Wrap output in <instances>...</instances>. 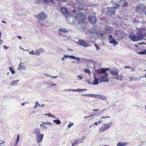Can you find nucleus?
<instances>
[{
  "label": "nucleus",
  "mask_w": 146,
  "mask_h": 146,
  "mask_svg": "<svg viewBox=\"0 0 146 146\" xmlns=\"http://www.w3.org/2000/svg\"><path fill=\"white\" fill-rule=\"evenodd\" d=\"M92 115H89L88 116H85L84 117V119H85L86 118H88L90 116H92Z\"/></svg>",
  "instance_id": "56"
},
{
  "label": "nucleus",
  "mask_w": 146,
  "mask_h": 146,
  "mask_svg": "<svg viewBox=\"0 0 146 146\" xmlns=\"http://www.w3.org/2000/svg\"><path fill=\"white\" fill-rule=\"evenodd\" d=\"M72 92H82L84 91H86L87 90V89H80L78 88L77 90L73 89V90H71Z\"/></svg>",
  "instance_id": "22"
},
{
  "label": "nucleus",
  "mask_w": 146,
  "mask_h": 146,
  "mask_svg": "<svg viewBox=\"0 0 146 146\" xmlns=\"http://www.w3.org/2000/svg\"><path fill=\"white\" fill-rule=\"evenodd\" d=\"M109 43L110 44H113L114 46H115L118 44V43L114 39L110 40Z\"/></svg>",
  "instance_id": "20"
},
{
  "label": "nucleus",
  "mask_w": 146,
  "mask_h": 146,
  "mask_svg": "<svg viewBox=\"0 0 146 146\" xmlns=\"http://www.w3.org/2000/svg\"><path fill=\"white\" fill-rule=\"evenodd\" d=\"M94 78V81L92 84L93 85H98L99 83V78L98 77H96V75L94 74L93 76Z\"/></svg>",
  "instance_id": "12"
},
{
  "label": "nucleus",
  "mask_w": 146,
  "mask_h": 146,
  "mask_svg": "<svg viewBox=\"0 0 146 146\" xmlns=\"http://www.w3.org/2000/svg\"><path fill=\"white\" fill-rule=\"evenodd\" d=\"M94 45L95 46L97 50H99V49H100L99 47L97 44H94Z\"/></svg>",
  "instance_id": "40"
},
{
  "label": "nucleus",
  "mask_w": 146,
  "mask_h": 146,
  "mask_svg": "<svg viewBox=\"0 0 146 146\" xmlns=\"http://www.w3.org/2000/svg\"><path fill=\"white\" fill-rule=\"evenodd\" d=\"M26 67L24 66V65H23L22 64H20L19 65V67L18 68V70H21L22 69H25Z\"/></svg>",
  "instance_id": "23"
},
{
  "label": "nucleus",
  "mask_w": 146,
  "mask_h": 146,
  "mask_svg": "<svg viewBox=\"0 0 146 146\" xmlns=\"http://www.w3.org/2000/svg\"><path fill=\"white\" fill-rule=\"evenodd\" d=\"M29 53L30 54L34 55V51L33 50H32L31 51L29 52Z\"/></svg>",
  "instance_id": "42"
},
{
  "label": "nucleus",
  "mask_w": 146,
  "mask_h": 146,
  "mask_svg": "<svg viewBox=\"0 0 146 146\" xmlns=\"http://www.w3.org/2000/svg\"><path fill=\"white\" fill-rule=\"evenodd\" d=\"M121 33L122 34V35L123 36H125V33L123 31Z\"/></svg>",
  "instance_id": "59"
},
{
  "label": "nucleus",
  "mask_w": 146,
  "mask_h": 146,
  "mask_svg": "<svg viewBox=\"0 0 146 146\" xmlns=\"http://www.w3.org/2000/svg\"><path fill=\"white\" fill-rule=\"evenodd\" d=\"M36 2L39 4H43L46 2V0H36Z\"/></svg>",
  "instance_id": "24"
},
{
  "label": "nucleus",
  "mask_w": 146,
  "mask_h": 146,
  "mask_svg": "<svg viewBox=\"0 0 146 146\" xmlns=\"http://www.w3.org/2000/svg\"><path fill=\"white\" fill-rule=\"evenodd\" d=\"M89 22L92 23H94L96 22V19L95 17L93 16H90L88 17Z\"/></svg>",
  "instance_id": "10"
},
{
  "label": "nucleus",
  "mask_w": 146,
  "mask_h": 146,
  "mask_svg": "<svg viewBox=\"0 0 146 146\" xmlns=\"http://www.w3.org/2000/svg\"><path fill=\"white\" fill-rule=\"evenodd\" d=\"M53 121L55 122L57 124L59 125L61 123V121L59 119L54 120Z\"/></svg>",
  "instance_id": "30"
},
{
  "label": "nucleus",
  "mask_w": 146,
  "mask_h": 146,
  "mask_svg": "<svg viewBox=\"0 0 146 146\" xmlns=\"http://www.w3.org/2000/svg\"><path fill=\"white\" fill-rule=\"evenodd\" d=\"M36 140L38 143L40 142L42 140L43 135V134H40V135H36Z\"/></svg>",
  "instance_id": "14"
},
{
  "label": "nucleus",
  "mask_w": 146,
  "mask_h": 146,
  "mask_svg": "<svg viewBox=\"0 0 146 146\" xmlns=\"http://www.w3.org/2000/svg\"><path fill=\"white\" fill-rule=\"evenodd\" d=\"M98 122H95V123H94V124L96 125H98Z\"/></svg>",
  "instance_id": "62"
},
{
  "label": "nucleus",
  "mask_w": 146,
  "mask_h": 146,
  "mask_svg": "<svg viewBox=\"0 0 146 146\" xmlns=\"http://www.w3.org/2000/svg\"><path fill=\"white\" fill-rule=\"evenodd\" d=\"M53 0H46V3L47 1H51L52 2Z\"/></svg>",
  "instance_id": "60"
},
{
  "label": "nucleus",
  "mask_w": 146,
  "mask_h": 146,
  "mask_svg": "<svg viewBox=\"0 0 146 146\" xmlns=\"http://www.w3.org/2000/svg\"><path fill=\"white\" fill-rule=\"evenodd\" d=\"M84 72H85L88 74L90 75H91V72L88 69H84Z\"/></svg>",
  "instance_id": "31"
},
{
  "label": "nucleus",
  "mask_w": 146,
  "mask_h": 146,
  "mask_svg": "<svg viewBox=\"0 0 146 146\" xmlns=\"http://www.w3.org/2000/svg\"><path fill=\"white\" fill-rule=\"evenodd\" d=\"M19 81V80H15L13 82L11 83V85L12 86H14L15 85H16L17 83Z\"/></svg>",
  "instance_id": "26"
},
{
  "label": "nucleus",
  "mask_w": 146,
  "mask_h": 146,
  "mask_svg": "<svg viewBox=\"0 0 146 146\" xmlns=\"http://www.w3.org/2000/svg\"><path fill=\"white\" fill-rule=\"evenodd\" d=\"M75 60H76L77 61H79L80 60L79 58L76 57H75Z\"/></svg>",
  "instance_id": "43"
},
{
  "label": "nucleus",
  "mask_w": 146,
  "mask_h": 146,
  "mask_svg": "<svg viewBox=\"0 0 146 146\" xmlns=\"http://www.w3.org/2000/svg\"><path fill=\"white\" fill-rule=\"evenodd\" d=\"M112 123L111 122L108 123L103 124L101 127L99 128V132H101L105 131L109 129L112 125Z\"/></svg>",
  "instance_id": "4"
},
{
  "label": "nucleus",
  "mask_w": 146,
  "mask_h": 146,
  "mask_svg": "<svg viewBox=\"0 0 146 146\" xmlns=\"http://www.w3.org/2000/svg\"><path fill=\"white\" fill-rule=\"evenodd\" d=\"M34 132L36 135H39L40 133L39 129L38 128L36 129Z\"/></svg>",
  "instance_id": "28"
},
{
  "label": "nucleus",
  "mask_w": 146,
  "mask_h": 146,
  "mask_svg": "<svg viewBox=\"0 0 146 146\" xmlns=\"http://www.w3.org/2000/svg\"><path fill=\"white\" fill-rule=\"evenodd\" d=\"M129 37L131 40L134 41H136L141 39V37L140 36H136L133 34L129 35Z\"/></svg>",
  "instance_id": "7"
},
{
  "label": "nucleus",
  "mask_w": 146,
  "mask_h": 146,
  "mask_svg": "<svg viewBox=\"0 0 146 146\" xmlns=\"http://www.w3.org/2000/svg\"><path fill=\"white\" fill-rule=\"evenodd\" d=\"M75 56L72 55L69 56V58L71 59H75Z\"/></svg>",
  "instance_id": "38"
},
{
  "label": "nucleus",
  "mask_w": 146,
  "mask_h": 146,
  "mask_svg": "<svg viewBox=\"0 0 146 146\" xmlns=\"http://www.w3.org/2000/svg\"><path fill=\"white\" fill-rule=\"evenodd\" d=\"M86 96L90 97H92V94H86Z\"/></svg>",
  "instance_id": "54"
},
{
  "label": "nucleus",
  "mask_w": 146,
  "mask_h": 146,
  "mask_svg": "<svg viewBox=\"0 0 146 146\" xmlns=\"http://www.w3.org/2000/svg\"><path fill=\"white\" fill-rule=\"evenodd\" d=\"M124 68H129L130 70H133V69L130 66H125L124 67Z\"/></svg>",
  "instance_id": "45"
},
{
  "label": "nucleus",
  "mask_w": 146,
  "mask_h": 146,
  "mask_svg": "<svg viewBox=\"0 0 146 146\" xmlns=\"http://www.w3.org/2000/svg\"><path fill=\"white\" fill-rule=\"evenodd\" d=\"M85 17L84 14L81 12L78 13V14L76 16V19L79 24L85 20Z\"/></svg>",
  "instance_id": "3"
},
{
  "label": "nucleus",
  "mask_w": 146,
  "mask_h": 146,
  "mask_svg": "<svg viewBox=\"0 0 146 146\" xmlns=\"http://www.w3.org/2000/svg\"><path fill=\"white\" fill-rule=\"evenodd\" d=\"M77 77L78 78L77 79L78 80H81L82 79V77L80 76H77Z\"/></svg>",
  "instance_id": "39"
},
{
  "label": "nucleus",
  "mask_w": 146,
  "mask_h": 146,
  "mask_svg": "<svg viewBox=\"0 0 146 146\" xmlns=\"http://www.w3.org/2000/svg\"><path fill=\"white\" fill-rule=\"evenodd\" d=\"M138 53L140 54H146V49L143 51H140L138 52Z\"/></svg>",
  "instance_id": "27"
},
{
  "label": "nucleus",
  "mask_w": 146,
  "mask_h": 146,
  "mask_svg": "<svg viewBox=\"0 0 146 146\" xmlns=\"http://www.w3.org/2000/svg\"><path fill=\"white\" fill-rule=\"evenodd\" d=\"M40 104L38 103L37 102H36L35 103V106L34 107V108H37L38 106H39Z\"/></svg>",
  "instance_id": "37"
},
{
  "label": "nucleus",
  "mask_w": 146,
  "mask_h": 146,
  "mask_svg": "<svg viewBox=\"0 0 146 146\" xmlns=\"http://www.w3.org/2000/svg\"><path fill=\"white\" fill-rule=\"evenodd\" d=\"M110 117L109 116H106L105 117L102 116L101 118L102 119H104L106 118H110Z\"/></svg>",
  "instance_id": "44"
},
{
  "label": "nucleus",
  "mask_w": 146,
  "mask_h": 146,
  "mask_svg": "<svg viewBox=\"0 0 146 146\" xmlns=\"http://www.w3.org/2000/svg\"><path fill=\"white\" fill-rule=\"evenodd\" d=\"M112 38H113V36L112 35H109V38L110 39H109V40H111V39Z\"/></svg>",
  "instance_id": "49"
},
{
  "label": "nucleus",
  "mask_w": 146,
  "mask_h": 146,
  "mask_svg": "<svg viewBox=\"0 0 146 146\" xmlns=\"http://www.w3.org/2000/svg\"><path fill=\"white\" fill-rule=\"evenodd\" d=\"M76 43L77 44L85 47H86L89 46V45L86 43L85 41L82 39H79Z\"/></svg>",
  "instance_id": "8"
},
{
  "label": "nucleus",
  "mask_w": 146,
  "mask_h": 146,
  "mask_svg": "<svg viewBox=\"0 0 146 146\" xmlns=\"http://www.w3.org/2000/svg\"><path fill=\"white\" fill-rule=\"evenodd\" d=\"M108 14L110 15H113L115 13V11L113 8H110L108 9Z\"/></svg>",
  "instance_id": "17"
},
{
  "label": "nucleus",
  "mask_w": 146,
  "mask_h": 146,
  "mask_svg": "<svg viewBox=\"0 0 146 146\" xmlns=\"http://www.w3.org/2000/svg\"><path fill=\"white\" fill-rule=\"evenodd\" d=\"M61 13L65 15H68L69 14V12L68 10L65 7H62L61 9Z\"/></svg>",
  "instance_id": "11"
},
{
  "label": "nucleus",
  "mask_w": 146,
  "mask_h": 146,
  "mask_svg": "<svg viewBox=\"0 0 146 146\" xmlns=\"http://www.w3.org/2000/svg\"><path fill=\"white\" fill-rule=\"evenodd\" d=\"M93 111H99V109H93Z\"/></svg>",
  "instance_id": "55"
},
{
  "label": "nucleus",
  "mask_w": 146,
  "mask_h": 146,
  "mask_svg": "<svg viewBox=\"0 0 146 146\" xmlns=\"http://www.w3.org/2000/svg\"><path fill=\"white\" fill-rule=\"evenodd\" d=\"M83 141V137L80 138L78 140V143H82Z\"/></svg>",
  "instance_id": "33"
},
{
  "label": "nucleus",
  "mask_w": 146,
  "mask_h": 146,
  "mask_svg": "<svg viewBox=\"0 0 146 146\" xmlns=\"http://www.w3.org/2000/svg\"><path fill=\"white\" fill-rule=\"evenodd\" d=\"M2 42V41L1 39H0V45L1 44Z\"/></svg>",
  "instance_id": "63"
},
{
  "label": "nucleus",
  "mask_w": 146,
  "mask_h": 146,
  "mask_svg": "<svg viewBox=\"0 0 146 146\" xmlns=\"http://www.w3.org/2000/svg\"><path fill=\"white\" fill-rule=\"evenodd\" d=\"M46 115H47L49 117H55L54 115L50 113L46 114Z\"/></svg>",
  "instance_id": "34"
},
{
  "label": "nucleus",
  "mask_w": 146,
  "mask_h": 146,
  "mask_svg": "<svg viewBox=\"0 0 146 146\" xmlns=\"http://www.w3.org/2000/svg\"><path fill=\"white\" fill-rule=\"evenodd\" d=\"M48 124L50 125L51 126L52 125V123L49 122H46V125Z\"/></svg>",
  "instance_id": "46"
},
{
  "label": "nucleus",
  "mask_w": 146,
  "mask_h": 146,
  "mask_svg": "<svg viewBox=\"0 0 146 146\" xmlns=\"http://www.w3.org/2000/svg\"><path fill=\"white\" fill-rule=\"evenodd\" d=\"M71 90H73V89H64V91L65 92H67L68 91H72Z\"/></svg>",
  "instance_id": "48"
},
{
  "label": "nucleus",
  "mask_w": 146,
  "mask_h": 146,
  "mask_svg": "<svg viewBox=\"0 0 146 146\" xmlns=\"http://www.w3.org/2000/svg\"><path fill=\"white\" fill-rule=\"evenodd\" d=\"M78 144V143L77 139L74 140L72 142V146L76 145Z\"/></svg>",
  "instance_id": "25"
},
{
  "label": "nucleus",
  "mask_w": 146,
  "mask_h": 146,
  "mask_svg": "<svg viewBox=\"0 0 146 146\" xmlns=\"http://www.w3.org/2000/svg\"><path fill=\"white\" fill-rule=\"evenodd\" d=\"M1 22H2V23H4V24H6V22L5 21H3V20H2V21H1Z\"/></svg>",
  "instance_id": "61"
},
{
  "label": "nucleus",
  "mask_w": 146,
  "mask_h": 146,
  "mask_svg": "<svg viewBox=\"0 0 146 146\" xmlns=\"http://www.w3.org/2000/svg\"><path fill=\"white\" fill-rule=\"evenodd\" d=\"M106 110L104 109V110H102L100 112L102 113L103 112Z\"/></svg>",
  "instance_id": "58"
},
{
  "label": "nucleus",
  "mask_w": 146,
  "mask_h": 146,
  "mask_svg": "<svg viewBox=\"0 0 146 146\" xmlns=\"http://www.w3.org/2000/svg\"><path fill=\"white\" fill-rule=\"evenodd\" d=\"M146 8L145 6L142 4H139L135 6L137 12L141 14L145 12Z\"/></svg>",
  "instance_id": "2"
},
{
  "label": "nucleus",
  "mask_w": 146,
  "mask_h": 146,
  "mask_svg": "<svg viewBox=\"0 0 146 146\" xmlns=\"http://www.w3.org/2000/svg\"><path fill=\"white\" fill-rule=\"evenodd\" d=\"M96 98L104 100L106 99V97L100 94H96Z\"/></svg>",
  "instance_id": "16"
},
{
  "label": "nucleus",
  "mask_w": 146,
  "mask_h": 146,
  "mask_svg": "<svg viewBox=\"0 0 146 146\" xmlns=\"http://www.w3.org/2000/svg\"><path fill=\"white\" fill-rule=\"evenodd\" d=\"M74 124L72 123H70V124L68 125V128H69L71 127Z\"/></svg>",
  "instance_id": "41"
},
{
  "label": "nucleus",
  "mask_w": 146,
  "mask_h": 146,
  "mask_svg": "<svg viewBox=\"0 0 146 146\" xmlns=\"http://www.w3.org/2000/svg\"><path fill=\"white\" fill-rule=\"evenodd\" d=\"M9 69L12 74H13L15 73V71L14 70L13 68L12 67H9Z\"/></svg>",
  "instance_id": "29"
},
{
  "label": "nucleus",
  "mask_w": 146,
  "mask_h": 146,
  "mask_svg": "<svg viewBox=\"0 0 146 146\" xmlns=\"http://www.w3.org/2000/svg\"><path fill=\"white\" fill-rule=\"evenodd\" d=\"M97 73L100 75H103L104 74V71L103 68L98 70L96 71Z\"/></svg>",
  "instance_id": "19"
},
{
  "label": "nucleus",
  "mask_w": 146,
  "mask_h": 146,
  "mask_svg": "<svg viewBox=\"0 0 146 146\" xmlns=\"http://www.w3.org/2000/svg\"><path fill=\"white\" fill-rule=\"evenodd\" d=\"M46 76H50V77H52V78H57L58 77V76H49L48 75H46Z\"/></svg>",
  "instance_id": "47"
},
{
  "label": "nucleus",
  "mask_w": 146,
  "mask_h": 146,
  "mask_svg": "<svg viewBox=\"0 0 146 146\" xmlns=\"http://www.w3.org/2000/svg\"><path fill=\"white\" fill-rule=\"evenodd\" d=\"M108 76V74L106 72V73H104L102 76L100 78V80L101 82H109V78L107 77Z\"/></svg>",
  "instance_id": "5"
},
{
  "label": "nucleus",
  "mask_w": 146,
  "mask_h": 146,
  "mask_svg": "<svg viewBox=\"0 0 146 146\" xmlns=\"http://www.w3.org/2000/svg\"><path fill=\"white\" fill-rule=\"evenodd\" d=\"M17 37L20 39H22L21 37L20 36H17Z\"/></svg>",
  "instance_id": "57"
},
{
  "label": "nucleus",
  "mask_w": 146,
  "mask_h": 146,
  "mask_svg": "<svg viewBox=\"0 0 146 146\" xmlns=\"http://www.w3.org/2000/svg\"><path fill=\"white\" fill-rule=\"evenodd\" d=\"M45 125V124L44 123L40 125V126H43L44 127H45V126H44Z\"/></svg>",
  "instance_id": "53"
},
{
  "label": "nucleus",
  "mask_w": 146,
  "mask_h": 146,
  "mask_svg": "<svg viewBox=\"0 0 146 146\" xmlns=\"http://www.w3.org/2000/svg\"><path fill=\"white\" fill-rule=\"evenodd\" d=\"M113 7L115 9H116L119 6V5L117 4L116 3H114L113 5Z\"/></svg>",
  "instance_id": "32"
},
{
  "label": "nucleus",
  "mask_w": 146,
  "mask_h": 146,
  "mask_svg": "<svg viewBox=\"0 0 146 146\" xmlns=\"http://www.w3.org/2000/svg\"><path fill=\"white\" fill-rule=\"evenodd\" d=\"M43 51V49H42L36 50L34 51V55H38L40 53H42Z\"/></svg>",
  "instance_id": "18"
},
{
  "label": "nucleus",
  "mask_w": 146,
  "mask_h": 146,
  "mask_svg": "<svg viewBox=\"0 0 146 146\" xmlns=\"http://www.w3.org/2000/svg\"><path fill=\"white\" fill-rule=\"evenodd\" d=\"M101 146H109V145H102Z\"/></svg>",
  "instance_id": "64"
},
{
  "label": "nucleus",
  "mask_w": 146,
  "mask_h": 146,
  "mask_svg": "<svg viewBox=\"0 0 146 146\" xmlns=\"http://www.w3.org/2000/svg\"><path fill=\"white\" fill-rule=\"evenodd\" d=\"M19 135H18L17 139L15 141V144L16 145H17V144L19 141Z\"/></svg>",
  "instance_id": "35"
},
{
  "label": "nucleus",
  "mask_w": 146,
  "mask_h": 146,
  "mask_svg": "<svg viewBox=\"0 0 146 146\" xmlns=\"http://www.w3.org/2000/svg\"><path fill=\"white\" fill-rule=\"evenodd\" d=\"M68 32V30L65 28H60L58 29V34L60 36L66 37V36H64L62 34V33H66Z\"/></svg>",
  "instance_id": "9"
},
{
  "label": "nucleus",
  "mask_w": 146,
  "mask_h": 146,
  "mask_svg": "<svg viewBox=\"0 0 146 146\" xmlns=\"http://www.w3.org/2000/svg\"><path fill=\"white\" fill-rule=\"evenodd\" d=\"M121 6L122 7H126L128 5V3L127 2L125 1V0H121L119 2Z\"/></svg>",
  "instance_id": "15"
},
{
  "label": "nucleus",
  "mask_w": 146,
  "mask_h": 146,
  "mask_svg": "<svg viewBox=\"0 0 146 146\" xmlns=\"http://www.w3.org/2000/svg\"><path fill=\"white\" fill-rule=\"evenodd\" d=\"M35 17L38 20H43L45 18V13L44 12H42L41 13H40L38 15H35Z\"/></svg>",
  "instance_id": "6"
},
{
  "label": "nucleus",
  "mask_w": 146,
  "mask_h": 146,
  "mask_svg": "<svg viewBox=\"0 0 146 146\" xmlns=\"http://www.w3.org/2000/svg\"><path fill=\"white\" fill-rule=\"evenodd\" d=\"M103 71H104V73H106V72L107 71L109 70L110 69L108 68H103Z\"/></svg>",
  "instance_id": "36"
},
{
  "label": "nucleus",
  "mask_w": 146,
  "mask_h": 146,
  "mask_svg": "<svg viewBox=\"0 0 146 146\" xmlns=\"http://www.w3.org/2000/svg\"><path fill=\"white\" fill-rule=\"evenodd\" d=\"M3 48L5 49H7L9 48V47L5 45L3 46Z\"/></svg>",
  "instance_id": "52"
},
{
  "label": "nucleus",
  "mask_w": 146,
  "mask_h": 146,
  "mask_svg": "<svg viewBox=\"0 0 146 146\" xmlns=\"http://www.w3.org/2000/svg\"><path fill=\"white\" fill-rule=\"evenodd\" d=\"M118 72L119 71L118 69L115 68H112L109 71L110 73L113 75L115 79L119 80H123L124 77L123 76L122 74H119Z\"/></svg>",
  "instance_id": "1"
},
{
  "label": "nucleus",
  "mask_w": 146,
  "mask_h": 146,
  "mask_svg": "<svg viewBox=\"0 0 146 146\" xmlns=\"http://www.w3.org/2000/svg\"><path fill=\"white\" fill-rule=\"evenodd\" d=\"M69 57V55H64V58H66L67 57Z\"/></svg>",
  "instance_id": "51"
},
{
  "label": "nucleus",
  "mask_w": 146,
  "mask_h": 146,
  "mask_svg": "<svg viewBox=\"0 0 146 146\" xmlns=\"http://www.w3.org/2000/svg\"><path fill=\"white\" fill-rule=\"evenodd\" d=\"M77 3V6L76 7V9L78 8V9L79 10V9H81L82 7V0H76Z\"/></svg>",
  "instance_id": "13"
},
{
  "label": "nucleus",
  "mask_w": 146,
  "mask_h": 146,
  "mask_svg": "<svg viewBox=\"0 0 146 146\" xmlns=\"http://www.w3.org/2000/svg\"><path fill=\"white\" fill-rule=\"evenodd\" d=\"M127 144L128 143L127 142L122 143L119 142L117 143V146H124L125 145H127Z\"/></svg>",
  "instance_id": "21"
},
{
  "label": "nucleus",
  "mask_w": 146,
  "mask_h": 146,
  "mask_svg": "<svg viewBox=\"0 0 146 146\" xmlns=\"http://www.w3.org/2000/svg\"><path fill=\"white\" fill-rule=\"evenodd\" d=\"M92 97H94L95 98H96V94H92Z\"/></svg>",
  "instance_id": "50"
}]
</instances>
